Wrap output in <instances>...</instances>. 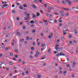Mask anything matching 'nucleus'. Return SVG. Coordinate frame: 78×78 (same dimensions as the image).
Returning <instances> with one entry per match:
<instances>
[{
	"instance_id": "nucleus-1",
	"label": "nucleus",
	"mask_w": 78,
	"mask_h": 78,
	"mask_svg": "<svg viewBox=\"0 0 78 78\" xmlns=\"http://www.w3.org/2000/svg\"><path fill=\"white\" fill-rule=\"evenodd\" d=\"M56 50L58 51H61V49L60 48H58V47H56L55 48Z\"/></svg>"
},
{
	"instance_id": "nucleus-2",
	"label": "nucleus",
	"mask_w": 78,
	"mask_h": 78,
	"mask_svg": "<svg viewBox=\"0 0 78 78\" xmlns=\"http://www.w3.org/2000/svg\"><path fill=\"white\" fill-rule=\"evenodd\" d=\"M8 28L10 30H12V26L11 25H9L8 26Z\"/></svg>"
},
{
	"instance_id": "nucleus-3",
	"label": "nucleus",
	"mask_w": 78,
	"mask_h": 78,
	"mask_svg": "<svg viewBox=\"0 0 78 78\" xmlns=\"http://www.w3.org/2000/svg\"><path fill=\"white\" fill-rule=\"evenodd\" d=\"M71 4H72V2H71V1H69L68 2V5H69V6H70V5H71Z\"/></svg>"
},
{
	"instance_id": "nucleus-4",
	"label": "nucleus",
	"mask_w": 78,
	"mask_h": 78,
	"mask_svg": "<svg viewBox=\"0 0 78 78\" xmlns=\"http://www.w3.org/2000/svg\"><path fill=\"white\" fill-rule=\"evenodd\" d=\"M30 19V16H27L26 17L24 18V19L27 20H28Z\"/></svg>"
},
{
	"instance_id": "nucleus-5",
	"label": "nucleus",
	"mask_w": 78,
	"mask_h": 78,
	"mask_svg": "<svg viewBox=\"0 0 78 78\" xmlns=\"http://www.w3.org/2000/svg\"><path fill=\"white\" fill-rule=\"evenodd\" d=\"M65 29H66V28L64 27L63 28V33H65V32L67 31V30H65Z\"/></svg>"
},
{
	"instance_id": "nucleus-6",
	"label": "nucleus",
	"mask_w": 78,
	"mask_h": 78,
	"mask_svg": "<svg viewBox=\"0 0 78 78\" xmlns=\"http://www.w3.org/2000/svg\"><path fill=\"white\" fill-rule=\"evenodd\" d=\"M30 23H32V24H34V21L33 20H31L30 22Z\"/></svg>"
},
{
	"instance_id": "nucleus-7",
	"label": "nucleus",
	"mask_w": 78,
	"mask_h": 78,
	"mask_svg": "<svg viewBox=\"0 0 78 78\" xmlns=\"http://www.w3.org/2000/svg\"><path fill=\"white\" fill-rule=\"evenodd\" d=\"M60 56H62V55H63V56H65V55H64L63 53V52H61L60 53Z\"/></svg>"
},
{
	"instance_id": "nucleus-8",
	"label": "nucleus",
	"mask_w": 78,
	"mask_h": 78,
	"mask_svg": "<svg viewBox=\"0 0 78 78\" xmlns=\"http://www.w3.org/2000/svg\"><path fill=\"white\" fill-rule=\"evenodd\" d=\"M32 6L34 9H36V6L35 5H32Z\"/></svg>"
},
{
	"instance_id": "nucleus-9",
	"label": "nucleus",
	"mask_w": 78,
	"mask_h": 78,
	"mask_svg": "<svg viewBox=\"0 0 78 78\" xmlns=\"http://www.w3.org/2000/svg\"><path fill=\"white\" fill-rule=\"evenodd\" d=\"M62 9H64V10H65V11H68V8H64L62 7Z\"/></svg>"
},
{
	"instance_id": "nucleus-10",
	"label": "nucleus",
	"mask_w": 78,
	"mask_h": 78,
	"mask_svg": "<svg viewBox=\"0 0 78 78\" xmlns=\"http://www.w3.org/2000/svg\"><path fill=\"white\" fill-rule=\"evenodd\" d=\"M62 3L63 4V5H66V2H65V1H62Z\"/></svg>"
},
{
	"instance_id": "nucleus-11",
	"label": "nucleus",
	"mask_w": 78,
	"mask_h": 78,
	"mask_svg": "<svg viewBox=\"0 0 78 78\" xmlns=\"http://www.w3.org/2000/svg\"><path fill=\"white\" fill-rule=\"evenodd\" d=\"M75 64H76V63H73L72 64V66L73 67H75Z\"/></svg>"
},
{
	"instance_id": "nucleus-12",
	"label": "nucleus",
	"mask_w": 78,
	"mask_h": 78,
	"mask_svg": "<svg viewBox=\"0 0 78 78\" xmlns=\"http://www.w3.org/2000/svg\"><path fill=\"white\" fill-rule=\"evenodd\" d=\"M36 15L37 16H40V13H39L38 12H37L36 13Z\"/></svg>"
},
{
	"instance_id": "nucleus-13",
	"label": "nucleus",
	"mask_w": 78,
	"mask_h": 78,
	"mask_svg": "<svg viewBox=\"0 0 78 78\" xmlns=\"http://www.w3.org/2000/svg\"><path fill=\"white\" fill-rule=\"evenodd\" d=\"M14 50L16 52H17L18 51V50H17V49L16 48H14Z\"/></svg>"
},
{
	"instance_id": "nucleus-14",
	"label": "nucleus",
	"mask_w": 78,
	"mask_h": 78,
	"mask_svg": "<svg viewBox=\"0 0 78 78\" xmlns=\"http://www.w3.org/2000/svg\"><path fill=\"white\" fill-rule=\"evenodd\" d=\"M19 8L21 9H23V7H22V6L21 5H20L19 6Z\"/></svg>"
},
{
	"instance_id": "nucleus-15",
	"label": "nucleus",
	"mask_w": 78,
	"mask_h": 78,
	"mask_svg": "<svg viewBox=\"0 0 78 78\" xmlns=\"http://www.w3.org/2000/svg\"><path fill=\"white\" fill-rule=\"evenodd\" d=\"M37 78H41V75L37 74Z\"/></svg>"
},
{
	"instance_id": "nucleus-16",
	"label": "nucleus",
	"mask_w": 78,
	"mask_h": 78,
	"mask_svg": "<svg viewBox=\"0 0 78 78\" xmlns=\"http://www.w3.org/2000/svg\"><path fill=\"white\" fill-rule=\"evenodd\" d=\"M3 6L4 7H7L8 6V4H4Z\"/></svg>"
},
{
	"instance_id": "nucleus-17",
	"label": "nucleus",
	"mask_w": 78,
	"mask_h": 78,
	"mask_svg": "<svg viewBox=\"0 0 78 78\" xmlns=\"http://www.w3.org/2000/svg\"><path fill=\"white\" fill-rule=\"evenodd\" d=\"M48 9H49L50 10V9H53V8L52 7V8L51 7H48Z\"/></svg>"
},
{
	"instance_id": "nucleus-18",
	"label": "nucleus",
	"mask_w": 78,
	"mask_h": 78,
	"mask_svg": "<svg viewBox=\"0 0 78 78\" xmlns=\"http://www.w3.org/2000/svg\"><path fill=\"white\" fill-rule=\"evenodd\" d=\"M44 45H45V43H43L41 45V47H44Z\"/></svg>"
},
{
	"instance_id": "nucleus-19",
	"label": "nucleus",
	"mask_w": 78,
	"mask_h": 78,
	"mask_svg": "<svg viewBox=\"0 0 78 78\" xmlns=\"http://www.w3.org/2000/svg\"><path fill=\"white\" fill-rule=\"evenodd\" d=\"M23 6H24V8H27V4H24Z\"/></svg>"
},
{
	"instance_id": "nucleus-20",
	"label": "nucleus",
	"mask_w": 78,
	"mask_h": 78,
	"mask_svg": "<svg viewBox=\"0 0 78 78\" xmlns=\"http://www.w3.org/2000/svg\"><path fill=\"white\" fill-rule=\"evenodd\" d=\"M23 41H24V39H22L20 40V42H22Z\"/></svg>"
},
{
	"instance_id": "nucleus-21",
	"label": "nucleus",
	"mask_w": 78,
	"mask_h": 78,
	"mask_svg": "<svg viewBox=\"0 0 78 78\" xmlns=\"http://www.w3.org/2000/svg\"><path fill=\"white\" fill-rule=\"evenodd\" d=\"M14 56L15 57V58H18V55H14Z\"/></svg>"
},
{
	"instance_id": "nucleus-22",
	"label": "nucleus",
	"mask_w": 78,
	"mask_h": 78,
	"mask_svg": "<svg viewBox=\"0 0 78 78\" xmlns=\"http://www.w3.org/2000/svg\"><path fill=\"white\" fill-rule=\"evenodd\" d=\"M55 46L56 47H58L59 46V44L57 43L56 44Z\"/></svg>"
},
{
	"instance_id": "nucleus-23",
	"label": "nucleus",
	"mask_w": 78,
	"mask_h": 78,
	"mask_svg": "<svg viewBox=\"0 0 78 78\" xmlns=\"http://www.w3.org/2000/svg\"><path fill=\"white\" fill-rule=\"evenodd\" d=\"M43 57H44L43 58H41V59H44L45 58V55H44L43 56Z\"/></svg>"
},
{
	"instance_id": "nucleus-24",
	"label": "nucleus",
	"mask_w": 78,
	"mask_h": 78,
	"mask_svg": "<svg viewBox=\"0 0 78 78\" xmlns=\"http://www.w3.org/2000/svg\"><path fill=\"white\" fill-rule=\"evenodd\" d=\"M60 56V53H58L56 55V56Z\"/></svg>"
},
{
	"instance_id": "nucleus-25",
	"label": "nucleus",
	"mask_w": 78,
	"mask_h": 78,
	"mask_svg": "<svg viewBox=\"0 0 78 78\" xmlns=\"http://www.w3.org/2000/svg\"><path fill=\"white\" fill-rule=\"evenodd\" d=\"M35 58H37L38 57V55L37 54H35Z\"/></svg>"
},
{
	"instance_id": "nucleus-26",
	"label": "nucleus",
	"mask_w": 78,
	"mask_h": 78,
	"mask_svg": "<svg viewBox=\"0 0 78 78\" xmlns=\"http://www.w3.org/2000/svg\"><path fill=\"white\" fill-rule=\"evenodd\" d=\"M62 23L59 24V27H62Z\"/></svg>"
},
{
	"instance_id": "nucleus-27",
	"label": "nucleus",
	"mask_w": 78,
	"mask_h": 78,
	"mask_svg": "<svg viewBox=\"0 0 78 78\" xmlns=\"http://www.w3.org/2000/svg\"><path fill=\"white\" fill-rule=\"evenodd\" d=\"M34 47H31V50H34Z\"/></svg>"
},
{
	"instance_id": "nucleus-28",
	"label": "nucleus",
	"mask_w": 78,
	"mask_h": 78,
	"mask_svg": "<svg viewBox=\"0 0 78 78\" xmlns=\"http://www.w3.org/2000/svg\"><path fill=\"white\" fill-rule=\"evenodd\" d=\"M50 51H51V49H48V53H50Z\"/></svg>"
},
{
	"instance_id": "nucleus-29",
	"label": "nucleus",
	"mask_w": 78,
	"mask_h": 78,
	"mask_svg": "<svg viewBox=\"0 0 78 78\" xmlns=\"http://www.w3.org/2000/svg\"><path fill=\"white\" fill-rule=\"evenodd\" d=\"M12 13H16V11H15L14 10H12Z\"/></svg>"
},
{
	"instance_id": "nucleus-30",
	"label": "nucleus",
	"mask_w": 78,
	"mask_h": 78,
	"mask_svg": "<svg viewBox=\"0 0 78 78\" xmlns=\"http://www.w3.org/2000/svg\"><path fill=\"white\" fill-rule=\"evenodd\" d=\"M72 77H74L75 76V74L74 73H72Z\"/></svg>"
},
{
	"instance_id": "nucleus-31",
	"label": "nucleus",
	"mask_w": 78,
	"mask_h": 78,
	"mask_svg": "<svg viewBox=\"0 0 78 78\" xmlns=\"http://www.w3.org/2000/svg\"><path fill=\"white\" fill-rule=\"evenodd\" d=\"M72 37V36L71 35H70L69 36V38H71Z\"/></svg>"
},
{
	"instance_id": "nucleus-32",
	"label": "nucleus",
	"mask_w": 78,
	"mask_h": 78,
	"mask_svg": "<svg viewBox=\"0 0 78 78\" xmlns=\"http://www.w3.org/2000/svg\"><path fill=\"white\" fill-rule=\"evenodd\" d=\"M60 13L62 14V13H64V11L61 10L60 11Z\"/></svg>"
},
{
	"instance_id": "nucleus-33",
	"label": "nucleus",
	"mask_w": 78,
	"mask_h": 78,
	"mask_svg": "<svg viewBox=\"0 0 78 78\" xmlns=\"http://www.w3.org/2000/svg\"><path fill=\"white\" fill-rule=\"evenodd\" d=\"M16 5L17 6H19V5H20V3H19V2H17Z\"/></svg>"
},
{
	"instance_id": "nucleus-34",
	"label": "nucleus",
	"mask_w": 78,
	"mask_h": 78,
	"mask_svg": "<svg viewBox=\"0 0 78 78\" xmlns=\"http://www.w3.org/2000/svg\"><path fill=\"white\" fill-rule=\"evenodd\" d=\"M66 16H69V13L67 12L66 13Z\"/></svg>"
},
{
	"instance_id": "nucleus-35",
	"label": "nucleus",
	"mask_w": 78,
	"mask_h": 78,
	"mask_svg": "<svg viewBox=\"0 0 78 78\" xmlns=\"http://www.w3.org/2000/svg\"><path fill=\"white\" fill-rule=\"evenodd\" d=\"M73 42H74V43L76 44V41L75 40H73Z\"/></svg>"
},
{
	"instance_id": "nucleus-36",
	"label": "nucleus",
	"mask_w": 78,
	"mask_h": 78,
	"mask_svg": "<svg viewBox=\"0 0 78 78\" xmlns=\"http://www.w3.org/2000/svg\"><path fill=\"white\" fill-rule=\"evenodd\" d=\"M26 40L27 41H28L29 40V37H27L26 38Z\"/></svg>"
},
{
	"instance_id": "nucleus-37",
	"label": "nucleus",
	"mask_w": 78,
	"mask_h": 78,
	"mask_svg": "<svg viewBox=\"0 0 78 78\" xmlns=\"http://www.w3.org/2000/svg\"><path fill=\"white\" fill-rule=\"evenodd\" d=\"M54 14H55V15H58V13H57L54 12Z\"/></svg>"
},
{
	"instance_id": "nucleus-38",
	"label": "nucleus",
	"mask_w": 78,
	"mask_h": 78,
	"mask_svg": "<svg viewBox=\"0 0 78 78\" xmlns=\"http://www.w3.org/2000/svg\"><path fill=\"white\" fill-rule=\"evenodd\" d=\"M10 56H13V54L11 52L10 53Z\"/></svg>"
},
{
	"instance_id": "nucleus-39",
	"label": "nucleus",
	"mask_w": 78,
	"mask_h": 78,
	"mask_svg": "<svg viewBox=\"0 0 78 78\" xmlns=\"http://www.w3.org/2000/svg\"><path fill=\"white\" fill-rule=\"evenodd\" d=\"M6 2H3V1H2V4H4V3H6Z\"/></svg>"
},
{
	"instance_id": "nucleus-40",
	"label": "nucleus",
	"mask_w": 78,
	"mask_h": 78,
	"mask_svg": "<svg viewBox=\"0 0 78 78\" xmlns=\"http://www.w3.org/2000/svg\"><path fill=\"white\" fill-rule=\"evenodd\" d=\"M32 17L33 19L34 18H36V15L35 16H32Z\"/></svg>"
},
{
	"instance_id": "nucleus-41",
	"label": "nucleus",
	"mask_w": 78,
	"mask_h": 78,
	"mask_svg": "<svg viewBox=\"0 0 78 78\" xmlns=\"http://www.w3.org/2000/svg\"><path fill=\"white\" fill-rule=\"evenodd\" d=\"M12 74L11 73H10L9 74V76H12Z\"/></svg>"
},
{
	"instance_id": "nucleus-42",
	"label": "nucleus",
	"mask_w": 78,
	"mask_h": 78,
	"mask_svg": "<svg viewBox=\"0 0 78 78\" xmlns=\"http://www.w3.org/2000/svg\"><path fill=\"white\" fill-rule=\"evenodd\" d=\"M33 44L34 46H35V42H33Z\"/></svg>"
},
{
	"instance_id": "nucleus-43",
	"label": "nucleus",
	"mask_w": 78,
	"mask_h": 78,
	"mask_svg": "<svg viewBox=\"0 0 78 78\" xmlns=\"http://www.w3.org/2000/svg\"><path fill=\"white\" fill-rule=\"evenodd\" d=\"M5 51H7V50H8V48H5Z\"/></svg>"
},
{
	"instance_id": "nucleus-44",
	"label": "nucleus",
	"mask_w": 78,
	"mask_h": 78,
	"mask_svg": "<svg viewBox=\"0 0 78 78\" xmlns=\"http://www.w3.org/2000/svg\"><path fill=\"white\" fill-rule=\"evenodd\" d=\"M32 33H34V32L36 31V30H32Z\"/></svg>"
},
{
	"instance_id": "nucleus-45",
	"label": "nucleus",
	"mask_w": 78,
	"mask_h": 78,
	"mask_svg": "<svg viewBox=\"0 0 78 78\" xmlns=\"http://www.w3.org/2000/svg\"><path fill=\"white\" fill-rule=\"evenodd\" d=\"M36 54H37V55H39L40 54V53L39 52V51H37L36 52Z\"/></svg>"
},
{
	"instance_id": "nucleus-46",
	"label": "nucleus",
	"mask_w": 78,
	"mask_h": 78,
	"mask_svg": "<svg viewBox=\"0 0 78 78\" xmlns=\"http://www.w3.org/2000/svg\"><path fill=\"white\" fill-rule=\"evenodd\" d=\"M68 11H69L71 12V9H68Z\"/></svg>"
},
{
	"instance_id": "nucleus-47",
	"label": "nucleus",
	"mask_w": 78,
	"mask_h": 78,
	"mask_svg": "<svg viewBox=\"0 0 78 78\" xmlns=\"http://www.w3.org/2000/svg\"><path fill=\"white\" fill-rule=\"evenodd\" d=\"M62 41H64V37H63L62 38Z\"/></svg>"
},
{
	"instance_id": "nucleus-48",
	"label": "nucleus",
	"mask_w": 78,
	"mask_h": 78,
	"mask_svg": "<svg viewBox=\"0 0 78 78\" xmlns=\"http://www.w3.org/2000/svg\"><path fill=\"white\" fill-rule=\"evenodd\" d=\"M63 72V73H64L65 74H66V73H67V71H64Z\"/></svg>"
},
{
	"instance_id": "nucleus-49",
	"label": "nucleus",
	"mask_w": 78,
	"mask_h": 78,
	"mask_svg": "<svg viewBox=\"0 0 78 78\" xmlns=\"http://www.w3.org/2000/svg\"><path fill=\"white\" fill-rule=\"evenodd\" d=\"M67 34V33H66V32H64V33H63V34L64 35H65V34Z\"/></svg>"
},
{
	"instance_id": "nucleus-50",
	"label": "nucleus",
	"mask_w": 78,
	"mask_h": 78,
	"mask_svg": "<svg viewBox=\"0 0 78 78\" xmlns=\"http://www.w3.org/2000/svg\"><path fill=\"white\" fill-rule=\"evenodd\" d=\"M57 22V21L55 19L54 20V23H56Z\"/></svg>"
},
{
	"instance_id": "nucleus-51",
	"label": "nucleus",
	"mask_w": 78,
	"mask_h": 78,
	"mask_svg": "<svg viewBox=\"0 0 78 78\" xmlns=\"http://www.w3.org/2000/svg\"><path fill=\"white\" fill-rule=\"evenodd\" d=\"M12 62H10V65H12Z\"/></svg>"
},
{
	"instance_id": "nucleus-52",
	"label": "nucleus",
	"mask_w": 78,
	"mask_h": 78,
	"mask_svg": "<svg viewBox=\"0 0 78 78\" xmlns=\"http://www.w3.org/2000/svg\"><path fill=\"white\" fill-rule=\"evenodd\" d=\"M2 64H0V69H2V67L1 66V65H2Z\"/></svg>"
},
{
	"instance_id": "nucleus-53",
	"label": "nucleus",
	"mask_w": 78,
	"mask_h": 78,
	"mask_svg": "<svg viewBox=\"0 0 78 78\" xmlns=\"http://www.w3.org/2000/svg\"><path fill=\"white\" fill-rule=\"evenodd\" d=\"M66 67H70V66L69 65H66Z\"/></svg>"
},
{
	"instance_id": "nucleus-54",
	"label": "nucleus",
	"mask_w": 78,
	"mask_h": 78,
	"mask_svg": "<svg viewBox=\"0 0 78 78\" xmlns=\"http://www.w3.org/2000/svg\"><path fill=\"white\" fill-rule=\"evenodd\" d=\"M26 73L27 74L28 73H29L28 71H26Z\"/></svg>"
},
{
	"instance_id": "nucleus-55",
	"label": "nucleus",
	"mask_w": 78,
	"mask_h": 78,
	"mask_svg": "<svg viewBox=\"0 0 78 78\" xmlns=\"http://www.w3.org/2000/svg\"><path fill=\"white\" fill-rule=\"evenodd\" d=\"M17 34H18V35H19V34H20V33L17 32Z\"/></svg>"
},
{
	"instance_id": "nucleus-56",
	"label": "nucleus",
	"mask_w": 78,
	"mask_h": 78,
	"mask_svg": "<svg viewBox=\"0 0 78 78\" xmlns=\"http://www.w3.org/2000/svg\"><path fill=\"white\" fill-rule=\"evenodd\" d=\"M24 74H25L24 73H21V74L22 75H24Z\"/></svg>"
},
{
	"instance_id": "nucleus-57",
	"label": "nucleus",
	"mask_w": 78,
	"mask_h": 78,
	"mask_svg": "<svg viewBox=\"0 0 78 78\" xmlns=\"http://www.w3.org/2000/svg\"><path fill=\"white\" fill-rule=\"evenodd\" d=\"M49 38H51V36L49 35L48 36Z\"/></svg>"
},
{
	"instance_id": "nucleus-58",
	"label": "nucleus",
	"mask_w": 78,
	"mask_h": 78,
	"mask_svg": "<svg viewBox=\"0 0 78 78\" xmlns=\"http://www.w3.org/2000/svg\"><path fill=\"white\" fill-rule=\"evenodd\" d=\"M13 60H14V61H16V58H13Z\"/></svg>"
},
{
	"instance_id": "nucleus-59",
	"label": "nucleus",
	"mask_w": 78,
	"mask_h": 78,
	"mask_svg": "<svg viewBox=\"0 0 78 78\" xmlns=\"http://www.w3.org/2000/svg\"><path fill=\"white\" fill-rule=\"evenodd\" d=\"M75 34H77V33H78V32L77 31H76L75 33H74Z\"/></svg>"
},
{
	"instance_id": "nucleus-60",
	"label": "nucleus",
	"mask_w": 78,
	"mask_h": 78,
	"mask_svg": "<svg viewBox=\"0 0 78 78\" xmlns=\"http://www.w3.org/2000/svg\"><path fill=\"white\" fill-rule=\"evenodd\" d=\"M22 64H25V62H24V61H23L22 62Z\"/></svg>"
},
{
	"instance_id": "nucleus-61",
	"label": "nucleus",
	"mask_w": 78,
	"mask_h": 78,
	"mask_svg": "<svg viewBox=\"0 0 78 78\" xmlns=\"http://www.w3.org/2000/svg\"><path fill=\"white\" fill-rule=\"evenodd\" d=\"M3 14V12H0V15H2Z\"/></svg>"
},
{
	"instance_id": "nucleus-62",
	"label": "nucleus",
	"mask_w": 78,
	"mask_h": 78,
	"mask_svg": "<svg viewBox=\"0 0 78 78\" xmlns=\"http://www.w3.org/2000/svg\"><path fill=\"white\" fill-rule=\"evenodd\" d=\"M65 1L66 2H68L69 1V0H65Z\"/></svg>"
},
{
	"instance_id": "nucleus-63",
	"label": "nucleus",
	"mask_w": 78,
	"mask_h": 78,
	"mask_svg": "<svg viewBox=\"0 0 78 78\" xmlns=\"http://www.w3.org/2000/svg\"><path fill=\"white\" fill-rule=\"evenodd\" d=\"M27 16H30V14H27V15H26Z\"/></svg>"
},
{
	"instance_id": "nucleus-64",
	"label": "nucleus",
	"mask_w": 78,
	"mask_h": 78,
	"mask_svg": "<svg viewBox=\"0 0 78 78\" xmlns=\"http://www.w3.org/2000/svg\"><path fill=\"white\" fill-rule=\"evenodd\" d=\"M2 54H0V57H2Z\"/></svg>"
}]
</instances>
